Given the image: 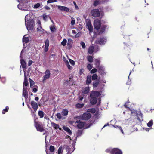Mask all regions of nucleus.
I'll use <instances>...</instances> for the list:
<instances>
[{"instance_id": "nucleus-1", "label": "nucleus", "mask_w": 154, "mask_h": 154, "mask_svg": "<svg viewBox=\"0 0 154 154\" xmlns=\"http://www.w3.org/2000/svg\"><path fill=\"white\" fill-rule=\"evenodd\" d=\"M102 92V91H93L91 93L90 95V97H91L90 103L91 104H96L97 99L100 102V98L102 97V96H101Z\"/></svg>"}, {"instance_id": "nucleus-2", "label": "nucleus", "mask_w": 154, "mask_h": 154, "mask_svg": "<svg viewBox=\"0 0 154 154\" xmlns=\"http://www.w3.org/2000/svg\"><path fill=\"white\" fill-rule=\"evenodd\" d=\"M73 151V149L70 148L68 146L63 149L62 146H60L58 150V154H71Z\"/></svg>"}, {"instance_id": "nucleus-3", "label": "nucleus", "mask_w": 154, "mask_h": 154, "mask_svg": "<svg viewBox=\"0 0 154 154\" xmlns=\"http://www.w3.org/2000/svg\"><path fill=\"white\" fill-rule=\"evenodd\" d=\"M23 68V71L24 73V80L23 83V88H26L28 85V83L27 80L26 76L29 75L30 72V69L29 68Z\"/></svg>"}, {"instance_id": "nucleus-4", "label": "nucleus", "mask_w": 154, "mask_h": 154, "mask_svg": "<svg viewBox=\"0 0 154 154\" xmlns=\"http://www.w3.org/2000/svg\"><path fill=\"white\" fill-rule=\"evenodd\" d=\"M26 23V19H25V25L28 30H32L33 29L34 26V21L33 20H27Z\"/></svg>"}, {"instance_id": "nucleus-5", "label": "nucleus", "mask_w": 154, "mask_h": 154, "mask_svg": "<svg viewBox=\"0 0 154 154\" xmlns=\"http://www.w3.org/2000/svg\"><path fill=\"white\" fill-rule=\"evenodd\" d=\"M106 39L103 36H100V38H98L95 41L96 44L100 45H104L106 42Z\"/></svg>"}, {"instance_id": "nucleus-6", "label": "nucleus", "mask_w": 154, "mask_h": 154, "mask_svg": "<svg viewBox=\"0 0 154 154\" xmlns=\"http://www.w3.org/2000/svg\"><path fill=\"white\" fill-rule=\"evenodd\" d=\"M91 15L92 16L94 17H98L100 16V11L98 9H93L91 10Z\"/></svg>"}, {"instance_id": "nucleus-7", "label": "nucleus", "mask_w": 154, "mask_h": 154, "mask_svg": "<svg viewBox=\"0 0 154 154\" xmlns=\"http://www.w3.org/2000/svg\"><path fill=\"white\" fill-rule=\"evenodd\" d=\"M101 20L98 19L95 20L94 21V27L95 29L97 30L99 29L101 26Z\"/></svg>"}, {"instance_id": "nucleus-8", "label": "nucleus", "mask_w": 154, "mask_h": 154, "mask_svg": "<svg viewBox=\"0 0 154 154\" xmlns=\"http://www.w3.org/2000/svg\"><path fill=\"white\" fill-rule=\"evenodd\" d=\"M91 116V115L90 113H85L80 116L79 117V119L86 120L89 119Z\"/></svg>"}, {"instance_id": "nucleus-9", "label": "nucleus", "mask_w": 154, "mask_h": 154, "mask_svg": "<svg viewBox=\"0 0 154 154\" xmlns=\"http://www.w3.org/2000/svg\"><path fill=\"white\" fill-rule=\"evenodd\" d=\"M76 123L77 127L79 129L87 128L85 126V122H81V121L79 120L77 121Z\"/></svg>"}, {"instance_id": "nucleus-10", "label": "nucleus", "mask_w": 154, "mask_h": 154, "mask_svg": "<svg viewBox=\"0 0 154 154\" xmlns=\"http://www.w3.org/2000/svg\"><path fill=\"white\" fill-rule=\"evenodd\" d=\"M107 27L108 26L106 25H101L100 28V29L97 30L98 34L100 35L103 33L105 31L106 29L107 28Z\"/></svg>"}, {"instance_id": "nucleus-11", "label": "nucleus", "mask_w": 154, "mask_h": 154, "mask_svg": "<svg viewBox=\"0 0 154 154\" xmlns=\"http://www.w3.org/2000/svg\"><path fill=\"white\" fill-rule=\"evenodd\" d=\"M86 26L89 31L91 32H92L93 30V27L90 20L86 21Z\"/></svg>"}, {"instance_id": "nucleus-12", "label": "nucleus", "mask_w": 154, "mask_h": 154, "mask_svg": "<svg viewBox=\"0 0 154 154\" xmlns=\"http://www.w3.org/2000/svg\"><path fill=\"white\" fill-rule=\"evenodd\" d=\"M35 126L36 127L37 130L40 132H42L44 131L43 127L41 126L38 122H35Z\"/></svg>"}, {"instance_id": "nucleus-13", "label": "nucleus", "mask_w": 154, "mask_h": 154, "mask_svg": "<svg viewBox=\"0 0 154 154\" xmlns=\"http://www.w3.org/2000/svg\"><path fill=\"white\" fill-rule=\"evenodd\" d=\"M45 75L43 77V81H44L49 78L50 76V73L48 70H47L45 72Z\"/></svg>"}, {"instance_id": "nucleus-14", "label": "nucleus", "mask_w": 154, "mask_h": 154, "mask_svg": "<svg viewBox=\"0 0 154 154\" xmlns=\"http://www.w3.org/2000/svg\"><path fill=\"white\" fill-rule=\"evenodd\" d=\"M57 6L58 9L62 11L68 12L69 11V8L67 7L60 5H57Z\"/></svg>"}, {"instance_id": "nucleus-15", "label": "nucleus", "mask_w": 154, "mask_h": 154, "mask_svg": "<svg viewBox=\"0 0 154 154\" xmlns=\"http://www.w3.org/2000/svg\"><path fill=\"white\" fill-rule=\"evenodd\" d=\"M31 105L34 111L35 112L38 108V105L37 103L34 101H32L31 102Z\"/></svg>"}, {"instance_id": "nucleus-16", "label": "nucleus", "mask_w": 154, "mask_h": 154, "mask_svg": "<svg viewBox=\"0 0 154 154\" xmlns=\"http://www.w3.org/2000/svg\"><path fill=\"white\" fill-rule=\"evenodd\" d=\"M23 93L24 97L25 98H27L28 96V91L27 90L26 88H23Z\"/></svg>"}, {"instance_id": "nucleus-17", "label": "nucleus", "mask_w": 154, "mask_h": 154, "mask_svg": "<svg viewBox=\"0 0 154 154\" xmlns=\"http://www.w3.org/2000/svg\"><path fill=\"white\" fill-rule=\"evenodd\" d=\"M57 119H58L63 120L65 119V117L63 116L60 113H57L56 115Z\"/></svg>"}, {"instance_id": "nucleus-18", "label": "nucleus", "mask_w": 154, "mask_h": 154, "mask_svg": "<svg viewBox=\"0 0 154 154\" xmlns=\"http://www.w3.org/2000/svg\"><path fill=\"white\" fill-rule=\"evenodd\" d=\"M94 50V48L93 46H90L88 50V52L90 54H91L93 53Z\"/></svg>"}, {"instance_id": "nucleus-19", "label": "nucleus", "mask_w": 154, "mask_h": 154, "mask_svg": "<svg viewBox=\"0 0 154 154\" xmlns=\"http://www.w3.org/2000/svg\"><path fill=\"white\" fill-rule=\"evenodd\" d=\"M89 91V87H85L83 88L82 89V91L83 93L84 94H87Z\"/></svg>"}, {"instance_id": "nucleus-20", "label": "nucleus", "mask_w": 154, "mask_h": 154, "mask_svg": "<svg viewBox=\"0 0 154 154\" xmlns=\"http://www.w3.org/2000/svg\"><path fill=\"white\" fill-rule=\"evenodd\" d=\"M68 110L66 109H65L63 110L61 113L63 116L65 117L68 115Z\"/></svg>"}, {"instance_id": "nucleus-21", "label": "nucleus", "mask_w": 154, "mask_h": 154, "mask_svg": "<svg viewBox=\"0 0 154 154\" xmlns=\"http://www.w3.org/2000/svg\"><path fill=\"white\" fill-rule=\"evenodd\" d=\"M63 129L66 131L69 134H72V132L69 128L65 126H63Z\"/></svg>"}, {"instance_id": "nucleus-22", "label": "nucleus", "mask_w": 154, "mask_h": 154, "mask_svg": "<svg viewBox=\"0 0 154 154\" xmlns=\"http://www.w3.org/2000/svg\"><path fill=\"white\" fill-rule=\"evenodd\" d=\"M115 148L112 149L109 147L107 148L106 150V152H110L111 154H113V152L114 151Z\"/></svg>"}, {"instance_id": "nucleus-23", "label": "nucleus", "mask_w": 154, "mask_h": 154, "mask_svg": "<svg viewBox=\"0 0 154 154\" xmlns=\"http://www.w3.org/2000/svg\"><path fill=\"white\" fill-rule=\"evenodd\" d=\"M21 61V64L22 67H26V64L25 61L23 59L20 60Z\"/></svg>"}, {"instance_id": "nucleus-24", "label": "nucleus", "mask_w": 154, "mask_h": 154, "mask_svg": "<svg viewBox=\"0 0 154 154\" xmlns=\"http://www.w3.org/2000/svg\"><path fill=\"white\" fill-rule=\"evenodd\" d=\"M100 61L98 59L96 60L95 61V65H96V67H102L100 65Z\"/></svg>"}, {"instance_id": "nucleus-25", "label": "nucleus", "mask_w": 154, "mask_h": 154, "mask_svg": "<svg viewBox=\"0 0 154 154\" xmlns=\"http://www.w3.org/2000/svg\"><path fill=\"white\" fill-rule=\"evenodd\" d=\"M29 39L28 38L24 36L23 38V43H27L29 41Z\"/></svg>"}, {"instance_id": "nucleus-26", "label": "nucleus", "mask_w": 154, "mask_h": 154, "mask_svg": "<svg viewBox=\"0 0 154 154\" xmlns=\"http://www.w3.org/2000/svg\"><path fill=\"white\" fill-rule=\"evenodd\" d=\"M122 154V152L119 149L115 148L114 151L113 152V154Z\"/></svg>"}, {"instance_id": "nucleus-27", "label": "nucleus", "mask_w": 154, "mask_h": 154, "mask_svg": "<svg viewBox=\"0 0 154 154\" xmlns=\"http://www.w3.org/2000/svg\"><path fill=\"white\" fill-rule=\"evenodd\" d=\"M91 81V75H88L87 76V80H86V84H90Z\"/></svg>"}, {"instance_id": "nucleus-28", "label": "nucleus", "mask_w": 154, "mask_h": 154, "mask_svg": "<svg viewBox=\"0 0 154 154\" xmlns=\"http://www.w3.org/2000/svg\"><path fill=\"white\" fill-rule=\"evenodd\" d=\"M52 126L55 129H57V128H59V129L61 130L60 128H59V126L58 125L54 123H52Z\"/></svg>"}, {"instance_id": "nucleus-29", "label": "nucleus", "mask_w": 154, "mask_h": 154, "mask_svg": "<svg viewBox=\"0 0 154 154\" xmlns=\"http://www.w3.org/2000/svg\"><path fill=\"white\" fill-rule=\"evenodd\" d=\"M112 126H113L115 128H118L120 130L121 132L123 134H124V132L122 130V129L121 127L120 126H118L117 125H112Z\"/></svg>"}, {"instance_id": "nucleus-30", "label": "nucleus", "mask_w": 154, "mask_h": 154, "mask_svg": "<svg viewBox=\"0 0 154 154\" xmlns=\"http://www.w3.org/2000/svg\"><path fill=\"white\" fill-rule=\"evenodd\" d=\"M87 112H90L93 113H95L96 110L94 108H92L91 109H88L87 110Z\"/></svg>"}, {"instance_id": "nucleus-31", "label": "nucleus", "mask_w": 154, "mask_h": 154, "mask_svg": "<svg viewBox=\"0 0 154 154\" xmlns=\"http://www.w3.org/2000/svg\"><path fill=\"white\" fill-rule=\"evenodd\" d=\"M84 106V104L77 103L76 105V107L78 108H80L83 107Z\"/></svg>"}, {"instance_id": "nucleus-32", "label": "nucleus", "mask_w": 154, "mask_h": 154, "mask_svg": "<svg viewBox=\"0 0 154 154\" xmlns=\"http://www.w3.org/2000/svg\"><path fill=\"white\" fill-rule=\"evenodd\" d=\"M65 64L67 66V67H72L69 64L68 61L66 59L64 60Z\"/></svg>"}, {"instance_id": "nucleus-33", "label": "nucleus", "mask_w": 154, "mask_h": 154, "mask_svg": "<svg viewBox=\"0 0 154 154\" xmlns=\"http://www.w3.org/2000/svg\"><path fill=\"white\" fill-rule=\"evenodd\" d=\"M38 115L40 118H42L44 116V112L41 111H40L38 112Z\"/></svg>"}, {"instance_id": "nucleus-34", "label": "nucleus", "mask_w": 154, "mask_h": 154, "mask_svg": "<svg viewBox=\"0 0 154 154\" xmlns=\"http://www.w3.org/2000/svg\"><path fill=\"white\" fill-rule=\"evenodd\" d=\"M153 124V121L152 120H150L147 124L148 127H149L152 126Z\"/></svg>"}, {"instance_id": "nucleus-35", "label": "nucleus", "mask_w": 154, "mask_h": 154, "mask_svg": "<svg viewBox=\"0 0 154 154\" xmlns=\"http://www.w3.org/2000/svg\"><path fill=\"white\" fill-rule=\"evenodd\" d=\"M100 3L99 0H96L94 1V3L93 5L95 7L97 6Z\"/></svg>"}, {"instance_id": "nucleus-36", "label": "nucleus", "mask_w": 154, "mask_h": 154, "mask_svg": "<svg viewBox=\"0 0 154 154\" xmlns=\"http://www.w3.org/2000/svg\"><path fill=\"white\" fill-rule=\"evenodd\" d=\"M29 79L30 80V87L31 88H32V87L35 84L34 82L30 78Z\"/></svg>"}, {"instance_id": "nucleus-37", "label": "nucleus", "mask_w": 154, "mask_h": 154, "mask_svg": "<svg viewBox=\"0 0 154 154\" xmlns=\"http://www.w3.org/2000/svg\"><path fill=\"white\" fill-rule=\"evenodd\" d=\"M93 57L91 56H89L88 57V60L90 62H93Z\"/></svg>"}, {"instance_id": "nucleus-38", "label": "nucleus", "mask_w": 154, "mask_h": 154, "mask_svg": "<svg viewBox=\"0 0 154 154\" xmlns=\"http://www.w3.org/2000/svg\"><path fill=\"white\" fill-rule=\"evenodd\" d=\"M66 42H67L66 40V39H64L61 42V44L62 45L64 46L66 45Z\"/></svg>"}, {"instance_id": "nucleus-39", "label": "nucleus", "mask_w": 154, "mask_h": 154, "mask_svg": "<svg viewBox=\"0 0 154 154\" xmlns=\"http://www.w3.org/2000/svg\"><path fill=\"white\" fill-rule=\"evenodd\" d=\"M45 46L47 47H49V41L48 39H47L45 41Z\"/></svg>"}, {"instance_id": "nucleus-40", "label": "nucleus", "mask_w": 154, "mask_h": 154, "mask_svg": "<svg viewBox=\"0 0 154 154\" xmlns=\"http://www.w3.org/2000/svg\"><path fill=\"white\" fill-rule=\"evenodd\" d=\"M34 88H33V92L34 93H36L38 89V87L37 86H34Z\"/></svg>"}, {"instance_id": "nucleus-41", "label": "nucleus", "mask_w": 154, "mask_h": 154, "mask_svg": "<svg viewBox=\"0 0 154 154\" xmlns=\"http://www.w3.org/2000/svg\"><path fill=\"white\" fill-rule=\"evenodd\" d=\"M50 29L51 31L53 32H54L56 30L55 27L54 26H51L50 27Z\"/></svg>"}, {"instance_id": "nucleus-42", "label": "nucleus", "mask_w": 154, "mask_h": 154, "mask_svg": "<svg viewBox=\"0 0 154 154\" xmlns=\"http://www.w3.org/2000/svg\"><path fill=\"white\" fill-rule=\"evenodd\" d=\"M9 109V107L8 106H6V108L5 109H4L2 111V113L3 114H5V112H7L8 111Z\"/></svg>"}, {"instance_id": "nucleus-43", "label": "nucleus", "mask_w": 154, "mask_h": 154, "mask_svg": "<svg viewBox=\"0 0 154 154\" xmlns=\"http://www.w3.org/2000/svg\"><path fill=\"white\" fill-rule=\"evenodd\" d=\"M49 149L51 152H53L55 150L54 147V146L51 145L50 146Z\"/></svg>"}, {"instance_id": "nucleus-44", "label": "nucleus", "mask_w": 154, "mask_h": 154, "mask_svg": "<svg viewBox=\"0 0 154 154\" xmlns=\"http://www.w3.org/2000/svg\"><path fill=\"white\" fill-rule=\"evenodd\" d=\"M80 44L82 46L83 48L84 49L85 48L86 46L85 43L81 41L80 42Z\"/></svg>"}, {"instance_id": "nucleus-45", "label": "nucleus", "mask_w": 154, "mask_h": 154, "mask_svg": "<svg viewBox=\"0 0 154 154\" xmlns=\"http://www.w3.org/2000/svg\"><path fill=\"white\" fill-rule=\"evenodd\" d=\"M97 78V74H94L92 76V79L93 80L96 79Z\"/></svg>"}, {"instance_id": "nucleus-46", "label": "nucleus", "mask_w": 154, "mask_h": 154, "mask_svg": "<svg viewBox=\"0 0 154 154\" xmlns=\"http://www.w3.org/2000/svg\"><path fill=\"white\" fill-rule=\"evenodd\" d=\"M42 17L43 19L45 21H46L47 20V19L48 18L47 15L45 14H43L42 15Z\"/></svg>"}, {"instance_id": "nucleus-47", "label": "nucleus", "mask_w": 154, "mask_h": 154, "mask_svg": "<svg viewBox=\"0 0 154 154\" xmlns=\"http://www.w3.org/2000/svg\"><path fill=\"white\" fill-rule=\"evenodd\" d=\"M57 2L56 0H48L47 1L48 4L54 2Z\"/></svg>"}, {"instance_id": "nucleus-48", "label": "nucleus", "mask_w": 154, "mask_h": 154, "mask_svg": "<svg viewBox=\"0 0 154 154\" xmlns=\"http://www.w3.org/2000/svg\"><path fill=\"white\" fill-rule=\"evenodd\" d=\"M40 4L39 3H38L35 4L34 6V7L35 8H37L40 7Z\"/></svg>"}, {"instance_id": "nucleus-49", "label": "nucleus", "mask_w": 154, "mask_h": 154, "mask_svg": "<svg viewBox=\"0 0 154 154\" xmlns=\"http://www.w3.org/2000/svg\"><path fill=\"white\" fill-rule=\"evenodd\" d=\"M99 84V82L98 81H95L93 83V85L94 87L97 86Z\"/></svg>"}, {"instance_id": "nucleus-50", "label": "nucleus", "mask_w": 154, "mask_h": 154, "mask_svg": "<svg viewBox=\"0 0 154 154\" xmlns=\"http://www.w3.org/2000/svg\"><path fill=\"white\" fill-rule=\"evenodd\" d=\"M69 61L70 63L72 66H74V65L75 64L74 61L71 59H69Z\"/></svg>"}, {"instance_id": "nucleus-51", "label": "nucleus", "mask_w": 154, "mask_h": 154, "mask_svg": "<svg viewBox=\"0 0 154 154\" xmlns=\"http://www.w3.org/2000/svg\"><path fill=\"white\" fill-rule=\"evenodd\" d=\"M97 71V70L95 68H94L92 69L91 71V73H95Z\"/></svg>"}, {"instance_id": "nucleus-52", "label": "nucleus", "mask_w": 154, "mask_h": 154, "mask_svg": "<svg viewBox=\"0 0 154 154\" xmlns=\"http://www.w3.org/2000/svg\"><path fill=\"white\" fill-rule=\"evenodd\" d=\"M82 133V131L81 130H79L77 133V135L78 136H80Z\"/></svg>"}, {"instance_id": "nucleus-53", "label": "nucleus", "mask_w": 154, "mask_h": 154, "mask_svg": "<svg viewBox=\"0 0 154 154\" xmlns=\"http://www.w3.org/2000/svg\"><path fill=\"white\" fill-rule=\"evenodd\" d=\"M33 62L32 60H29V62H28V66H30L32 64V63H33Z\"/></svg>"}, {"instance_id": "nucleus-54", "label": "nucleus", "mask_w": 154, "mask_h": 154, "mask_svg": "<svg viewBox=\"0 0 154 154\" xmlns=\"http://www.w3.org/2000/svg\"><path fill=\"white\" fill-rule=\"evenodd\" d=\"M139 116L140 117H138V118H137V119L138 120H139V121H141L142 120V116L141 115H139Z\"/></svg>"}, {"instance_id": "nucleus-55", "label": "nucleus", "mask_w": 154, "mask_h": 154, "mask_svg": "<svg viewBox=\"0 0 154 154\" xmlns=\"http://www.w3.org/2000/svg\"><path fill=\"white\" fill-rule=\"evenodd\" d=\"M75 23V20H72L71 21V24L72 25H73Z\"/></svg>"}, {"instance_id": "nucleus-56", "label": "nucleus", "mask_w": 154, "mask_h": 154, "mask_svg": "<svg viewBox=\"0 0 154 154\" xmlns=\"http://www.w3.org/2000/svg\"><path fill=\"white\" fill-rule=\"evenodd\" d=\"M83 71H84V69L82 68L80 70V71L79 72V74H82L83 73Z\"/></svg>"}, {"instance_id": "nucleus-57", "label": "nucleus", "mask_w": 154, "mask_h": 154, "mask_svg": "<svg viewBox=\"0 0 154 154\" xmlns=\"http://www.w3.org/2000/svg\"><path fill=\"white\" fill-rule=\"evenodd\" d=\"M48 47H46L45 46L44 51L45 52H47L48 50Z\"/></svg>"}, {"instance_id": "nucleus-58", "label": "nucleus", "mask_w": 154, "mask_h": 154, "mask_svg": "<svg viewBox=\"0 0 154 154\" xmlns=\"http://www.w3.org/2000/svg\"><path fill=\"white\" fill-rule=\"evenodd\" d=\"M73 3L74 4V5L75 7V8H78V6H77L76 2L74 1L73 2Z\"/></svg>"}, {"instance_id": "nucleus-59", "label": "nucleus", "mask_w": 154, "mask_h": 154, "mask_svg": "<svg viewBox=\"0 0 154 154\" xmlns=\"http://www.w3.org/2000/svg\"><path fill=\"white\" fill-rule=\"evenodd\" d=\"M45 8L47 10H49L50 9V8L48 6H45Z\"/></svg>"}, {"instance_id": "nucleus-60", "label": "nucleus", "mask_w": 154, "mask_h": 154, "mask_svg": "<svg viewBox=\"0 0 154 154\" xmlns=\"http://www.w3.org/2000/svg\"><path fill=\"white\" fill-rule=\"evenodd\" d=\"M17 7H18V8L20 9H22L21 6L19 4L18 5Z\"/></svg>"}, {"instance_id": "nucleus-61", "label": "nucleus", "mask_w": 154, "mask_h": 154, "mask_svg": "<svg viewBox=\"0 0 154 154\" xmlns=\"http://www.w3.org/2000/svg\"><path fill=\"white\" fill-rule=\"evenodd\" d=\"M48 17L49 18L50 20H51L52 22V23H54V22H53V20L51 19V18L50 17V16H49V15H48Z\"/></svg>"}, {"instance_id": "nucleus-62", "label": "nucleus", "mask_w": 154, "mask_h": 154, "mask_svg": "<svg viewBox=\"0 0 154 154\" xmlns=\"http://www.w3.org/2000/svg\"><path fill=\"white\" fill-rule=\"evenodd\" d=\"M35 100L36 101H38V99H39V98L38 97H36L35 98Z\"/></svg>"}, {"instance_id": "nucleus-63", "label": "nucleus", "mask_w": 154, "mask_h": 154, "mask_svg": "<svg viewBox=\"0 0 154 154\" xmlns=\"http://www.w3.org/2000/svg\"><path fill=\"white\" fill-rule=\"evenodd\" d=\"M72 32L74 34H75L76 33V32L75 30H72Z\"/></svg>"}, {"instance_id": "nucleus-64", "label": "nucleus", "mask_w": 154, "mask_h": 154, "mask_svg": "<svg viewBox=\"0 0 154 154\" xmlns=\"http://www.w3.org/2000/svg\"><path fill=\"white\" fill-rule=\"evenodd\" d=\"M79 100L80 101H81V100H82V99H83V98L82 97H79Z\"/></svg>"}]
</instances>
